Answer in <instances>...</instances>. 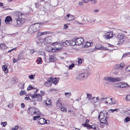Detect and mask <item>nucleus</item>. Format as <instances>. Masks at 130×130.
Instances as JSON below:
<instances>
[{
  "label": "nucleus",
  "mask_w": 130,
  "mask_h": 130,
  "mask_svg": "<svg viewBox=\"0 0 130 130\" xmlns=\"http://www.w3.org/2000/svg\"><path fill=\"white\" fill-rule=\"evenodd\" d=\"M21 14L19 12H17L15 13V17L17 23L19 25H21L24 22V19H22Z\"/></svg>",
  "instance_id": "f257e3e1"
},
{
  "label": "nucleus",
  "mask_w": 130,
  "mask_h": 130,
  "mask_svg": "<svg viewBox=\"0 0 130 130\" xmlns=\"http://www.w3.org/2000/svg\"><path fill=\"white\" fill-rule=\"evenodd\" d=\"M90 74V73L89 71H86L78 75L76 79L77 80H81L85 77H87Z\"/></svg>",
  "instance_id": "f03ea898"
},
{
  "label": "nucleus",
  "mask_w": 130,
  "mask_h": 130,
  "mask_svg": "<svg viewBox=\"0 0 130 130\" xmlns=\"http://www.w3.org/2000/svg\"><path fill=\"white\" fill-rule=\"evenodd\" d=\"M41 93L42 94V95L40 94H38L34 93L33 95V101L37 100L38 101H40L42 99V96L44 95L45 93V92H43V91H40Z\"/></svg>",
  "instance_id": "7ed1b4c3"
},
{
  "label": "nucleus",
  "mask_w": 130,
  "mask_h": 130,
  "mask_svg": "<svg viewBox=\"0 0 130 130\" xmlns=\"http://www.w3.org/2000/svg\"><path fill=\"white\" fill-rule=\"evenodd\" d=\"M104 79L105 80L111 82L119 81H121V78H112L111 77H105Z\"/></svg>",
  "instance_id": "20e7f679"
},
{
  "label": "nucleus",
  "mask_w": 130,
  "mask_h": 130,
  "mask_svg": "<svg viewBox=\"0 0 130 130\" xmlns=\"http://www.w3.org/2000/svg\"><path fill=\"white\" fill-rule=\"evenodd\" d=\"M40 24L38 23H33V31L34 32H37L40 30Z\"/></svg>",
  "instance_id": "39448f33"
},
{
  "label": "nucleus",
  "mask_w": 130,
  "mask_h": 130,
  "mask_svg": "<svg viewBox=\"0 0 130 130\" xmlns=\"http://www.w3.org/2000/svg\"><path fill=\"white\" fill-rule=\"evenodd\" d=\"M75 41H76V45H80L84 42V39L82 37L75 39Z\"/></svg>",
  "instance_id": "423d86ee"
},
{
  "label": "nucleus",
  "mask_w": 130,
  "mask_h": 130,
  "mask_svg": "<svg viewBox=\"0 0 130 130\" xmlns=\"http://www.w3.org/2000/svg\"><path fill=\"white\" fill-rule=\"evenodd\" d=\"M117 38L119 39V41L121 43L124 42L125 37L124 36L123 34L122 33L118 34L117 36Z\"/></svg>",
  "instance_id": "0eeeda50"
},
{
  "label": "nucleus",
  "mask_w": 130,
  "mask_h": 130,
  "mask_svg": "<svg viewBox=\"0 0 130 130\" xmlns=\"http://www.w3.org/2000/svg\"><path fill=\"white\" fill-rule=\"evenodd\" d=\"M107 112L104 111H101L99 114L98 116V118L99 120H100V119L103 117H105L107 116H108Z\"/></svg>",
  "instance_id": "6e6552de"
},
{
  "label": "nucleus",
  "mask_w": 130,
  "mask_h": 130,
  "mask_svg": "<svg viewBox=\"0 0 130 130\" xmlns=\"http://www.w3.org/2000/svg\"><path fill=\"white\" fill-rule=\"evenodd\" d=\"M116 87H120L121 88L126 87L128 85L126 83L123 82H120L116 85Z\"/></svg>",
  "instance_id": "1a4fd4ad"
},
{
  "label": "nucleus",
  "mask_w": 130,
  "mask_h": 130,
  "mask_svg": "<svg viewBox=\"0 0 130 130\" xmlns=\"http://www.w3.org/2000/svg\"><path fill=\"white\" fill-rule=\"evenodd\" d=\"M125 64L124 63H121L120 64H117L115 65L114 68L115 69H121L125 66Z\"/></svg>",
  "instance_id": "9d476101"
},
{
  "label": "nucleus",
  "mask_w": 130,
  "mask_h": 130,
  "mask_svg": "<svg viewBox=\"0 0 130 130\" xmlns=\"http://www.w3.org/2000/svg\"><path fill=\"white\" fill-rule=\"evenodd\" d=\"M82 125L84 127H86L88 129L91 128H93L94 130L96 129V127L94 126V125H91L88 124H82Z\"/></svg>",
  "instance_id": "9b49d317"
},
{
  "label": "nucleus",
  "mask_w": 130,
  "mask_h": 130,
  "mask_svg": "<svg viewBox=\"0 0 130 130\" xmlns=\"http://www.w3.org/2000/svg\"><path fill=\"white\" fill-rule=\"evenodd\" d=\"M112 37V34L111 32L107 33L104 36V38L106 39H110Z\"/></svg>",
  "instance_id": "f8f14e48"
},
{
  "label": "nucleus",
  "mask_w": 130,
  "mask_h": 130,
  "mask_svg": "<svg viewBox=\"0 0 130 130\" xmlns=\"http://www.w3.org/2000/svg\"><path fill=\"white\" fill-rule=\"evenodd\" d=\"M107 119H108V118L107 117V116H106L105 117H104L100 118V120H99L101 123L105 124L106 125H108V123L107 121Z\"/></svg>",
  "instance_id": "ddd939ff"
},
{
  "label": "nucleus",
  "mask_w": 130,
  "mask_h": 130,
  "mask_svg": "<svg viewBox=\"0 0 130 130\" xmlns=\"http://www.w3.org/2000/svg\"><path fill=\"white\" fill-rule=\"evenodd\" d=\"M74 16L72 15L68 14L66 16V17H67V18L66 17V20L68 21H69L72 20H74Z\"/></svg>",
  "instance_id": "4468645a"
},
{
  "label": "nucleus",
  "mask_w": 130,
  "mask_h": 130,
  "mask_svg": "<svg viewBox=\"0 0 130 130\" xmlns=\"http://www.w3.org/2000/svg\"><path fill=\"white\" fill-rule=\"evenodd\" d=\"M37 121L39 123L41 124L47 123L46 122V120L44 118H40L39 119H38Z\"/></svg>",
  "instance_id": "2eb2a0df"
},
{
  "label": "nucleus",
  "mask_w": 130,
  "mask_h": 130,
  "mask_svg": "<svg viewBox=\"0 0 130 130\" xmlns=\"http://www.w3.org/2000/svg\"><path fill=\"white\" fill-rule=\"evenodd\" d=\"M50 78H51L52 79L51 81L52 83L55 85L57 84L59 80V78L58 77H55L54 78H53V77H51Z\"/></svg>",
  "instance_id": "dca6fc26"
},
{
  "label": "nucleus",
  "mask_w": 130,
  "mask_h": 130,
  "mask_svg": "<svg viewBox=\"0 0 130 130\" xmlns=\"http://www.w3.org/2000/svg\"><path fill=\"white\" fill-rule=\"evenodd\" d=\"M52 79L50 78H49L48 79V80L47 81L45 82L44 83L45 85L47 87H49L51 86V81Z\"/></svg>",
  "instance_id": "f3484780"
},
{
  "label": "nucleus",
  "mask_w": 130,
  "mask_h": 130,
  "mask_svg": "<svg viewBox=\"0 0 130 130\" xmlns=\"http://www.w3.org/2000/svg\"><path fill=\"white\" fill-rule=\"evenodd\" d=\"M51 37L50 36H46L44 39H42V42L45 41L47 43H48L50 42V41L51 40Z\"/></svg>",
  "instance_id": "a211bd4d"
},
{
  "label": "nucleus",
  "mask_w": 130,
  "mask_h": 130,
  "mask_svg": "<svg viewBox=\"0 0 130 130\" xmlns=\"http://www.w3.org/2000/svg\"><path fill=\"white\" fill-rule=\"evenodd\" d=\"M12 19L10 16L7 17L5 19V22L7 24L9 23V22H12Z\"/></svg>",
  "instance_id": "6ab92c4d"
},
{
  "label": "nucleus",
  "mask_w": 130,
  "mask_h": 130,
  "mask_svg": "<svg viewBox=\"0 0 130 130\" xmlns=\"http://www.w3.org/2000/svg\"><path fill=\"white\" fill-rule=\"evenodd\" d=\"M69 41L68 40H66L64 42H63L61 43L60 45L61 46L67 47V46L69 45Z\"/></svg>",
  "instance_id": "aec40b11"
},
{
  "label": "nucleus",
  "mask_w": 130,
  "mask_h": 130,
  "mask_svg": "<svg viewBox=\"0 0 130 130\" xmlns=\"http://www.w3.org/2000/svg\"><path fill=\"white\" fill-rule=\"evenodd\" d=\"M69 45L71 46H74L75 45H76V41H75V39H73L71 40H69Z\"/></svg>",
  "instance_id": "412c9836"
},
{
  "label": "nucleus",
  "mask_w": 130,
  "mask_h": 130,
  "mask_svg": "<svg viewBox=\"0 0 130 130\" xmlns=\"http://www.w3.org/2000/svg\"><path fill=\"white\" fill-rule=\"evenodd\" d=\"M100 46L99 47H98L97 46H96V48L98 49L99 50H109V49H108L106 48V47H104L102 46L101 45H100Z\"/></svg>",
  "instance_id": "4be33fe9"
},
{
  "label": "nucleus",
  "mask_w": 130,
  "mask_h": 130,
  "mask_svg": "<svg viewBox=\"0 0 130 130\" xmlns=\"http://www.w3.org/2000/svg\"><path fill=\"white\" fill-rule=\"evenodd\" d=\"M3 70L5 73H8V69L7 68V66L6 65H3L2 67Z\"/></svg>",
  "instance_id": "5701e85b"
},
{
  "label": "nucleus",
  "mask_w": 130,
  "mask_h": 130,
  "mask_svg": "<svg viewBox=\"0 0 130 130\" xmlns=\"http://www.w3.org/2000/svg\"><path fill=\"white\" fill-rule=\"evenodd\" d=\"M87 96L86 98L88 100V101H90L91 100V98L92 97V95L91 94L87 93L86 94Z\"/></svg>",
  "instance_id": "b1692460"
},
{
  "label": "nucleus",
  "mask_w": 130,
  "mask_h": 130,
  "mask_svg": "<svg viewBox=\"0 0 130 130\" xmlns=\"http://www.w3.org/2000/svg\"><path fill=\"white\" fill-rule=\"evenodd\" d=\"M82 21L83 22V23L81 22H79L78 21H73V23L75 24H79L81 25H84L86 24L85 22H84V21H85V20L84 19H83V20H82Z\"/></svg>",
  "instance_id": "393cba45"
},
{
  "label": "nucleus",
  "mask_w": 130,
  "mask_h": 130,
  "mask_svg": "<svg viewBox=\"0 0 130 130\" xmlns=\"http://www.w3.org/2000/svg\"><path fill=\"white\" fill-rule=\"evenodd\" d=\"M34 108V114L36 115H39L40 114V112L39 110L37 108Z\"/></svg>",
  "instance_id": "a878e982"
},
{
  "label": "nucleus",
  "mask_w": 130,
  "mask_h": 130,
  "mask_svg": "<svg viewBox=\"0 0 130 130\" xmlns=\"http://www.w3.org/2000/svg\"><path fill=\"white\" fill-rule=\"evenodd\" d=\"M32 26L31 24L29 26L28 29V32L30 34H32Z\"/></svg>",
  "instance_id": "bb28decb"
},
{
  "label": "nucleus",
  "mask_w": 130,
  "mask_h": 130,
  "mask_svg": "<svg viewBox=\"0 0 130 130\" xmlns=\"http://www.w3.org/2000/svg\"><path fill=\"white\" fill-rule=\"evenodd\" d=\"M27 111L28 114L31 115L32 111V107H29L28 108Z\"/></svg>",
  "instance_id": "cd10ccee"
},
{
  "label": "nucleus",
  "mask_w": 130,
  "mask_h": 130,
  "mask_svg": "<svg viewBox=\"0 0 130 130\" xmlns=\"http://www.w3.org/2000/svg\"><path fill=\"white\" fill-rule=\"evenodd\" d=\"M56 58L54 56H52L50 57L49 59V60L50 62H52L53 61L56 60Z\"/></svg>",
  "instance_id": "c85d7f7f"
},
{
  "label": "nucleus",
  "mask_w": 130,
  "mask_h": 130,
  "mask_svg": "<svg viewBox=\"0 0 130 130\" xmlns=\"http://www.w3.org/2000/svg\"><path fill=\"white\" fill-rule=\"evenodd\" d=\"M18 57V60H19L20 59H23L24 57L23 54L22 53H20Z\"/></svg>",
  "instance_id": "c756f323"
},
{
  "label": "nucleus",
  "mask_w": 130,
  "mask_h": 130,
  "mask_svg": "<svg viewBox=\"0 0 130 130\" xmlns=\"http://www.w3.org/2000/svg\"><path fill=\"white\" fill-rule=\"evenodd\" d=\"M56 105L57 106L60 107L62 105V103L60 102V99H58L56 102Z\"/></svg>",
  "instance_id": "7c9ffc66"
},
{
  "label": "nucleus",
  "mask_w": 130,
  "mask_h": 130,
  "mask_svg": "<svg viewBox=\"0 0 130 130\" xmlns=\"http://www.w3.org/2000/svg\"><path fill=\"white\" fill-rule=\"evenodd\" d=\"M45 104L47 106L51 104V100L49 99L45 101Z\"/></svg>",
  "instance_id": "2f4dec72"
},
{
  "label": "nucleus",
  "mask_w": 130,
  "mask_h": 130,
  "mask_svg": "<svg viewBox=\"0 0 130 130\" xmlns=\"http://www.w3.org/2000/svg\"><path fill=\"white\" fill-rule=\"evenodd\" d=\"M0 47L2 49H6L7 48V46L5 44H1L0 45Z\"/></svg>",
  "instance_id": "473e14b6"
},
{
  "label": "nucleus",
  "mask_w": 130,
  "mask_h": 130,
  "mask_svg": "<svg viewBox=\"0 0 130 130\" xmlns=\"http://www.w3.org/2000/svg\"><path fill=\"white\" fill-rule=\"evenodd\" d=\"M42 59L40 57L38 58L37 61L38 62V63L39 64H41L42 63L41 62Z\"/></svg>",
  "instance_id": "72a5a7b5"
},
{
  "label": "nucleus",
  "mask_w": 130,
  "mask_h": 130,
  "mask_svg": "<svg viewBox=\"0 0 130 130\" xmlns=\"http://www.w3.org/2000/svg\"><path fill=\"white\" fill-rule=\"evenodd\" d=\"M39 13L41 15H43L45 13V11L44 10H40L39 12Z\"/></svg>",
  "instance_id": "f704fd0d"
},
{
  "label": "nucleus",
  "mask_w": 130,
  "mask_h": 130,
  "mask_svg": "<svg viewBox=\"0 0 130 130\" xmlns=\"http://www.w3.org/2000/svg\"><path fill=\"white\" fill-rule=\"evenodd\" d=\"M25 92L24 90H21L19 93V94L20 95L22 96L25 94Z\"/></svg>",
  "instance_id": "c9c22d12"
},
{
  "label": "nucleus",
  "mask_w": 130,
  "mask_h": 130,
  "mask_svg": "<svg viewBox=\"0 0 130 130\" xmlns=\"http://www.w3.org/2000/svg\"><path fill=\"white\" fill-rule=\"evenodd\" d=\"M71 93L70 92H66L65 93V95L67 98H69L71 95Z\"/></svg>",
  "instance_id": "e433bc0d"
},
{
  "label": "nucleus",
  "mask_w": 130,
  "mask_h": 130,
  "mask_svg": "<svg viewBox=\"0 0 130 130\" xmlns=\"http://www.w3.org/2000/svg\"><path fill=\"white\" fill-rule=\"evenodd\" d=\"M40 117V116L39 115H37L36 116L33 117V120H36Z\"/></svg>",
  "instance_id": "4c0bfd02"
},
{
  "label": "nucleus",
  "mask_w": 130,
  "mask_h": 130,
  "mask_svg": "<svg viewBox=\"0 0 130 130\" xmlns=\"http://www.w3.org/2000/svg\"><path fill=\"white\" fill-rule=\"evenodd\" d=\"M130 120V118L128 117H127L124 119V121H125L126 123H127Z\"/></svg>",
  "instance_id": "58836bf2"
},
{
  "label": "nucleus",
  "mask_w": 130,
  "mask_h": 130,
  "mask_svg": "<svg viewBox=\"0 0 130 130\" xmlns=\"http://www.w3.org/2000/svg\"><path fill=\"white\" fill-rule=\"evenodd\" d=\"M119 110V109L118 108H116L114 109H110V111H111V112H114V111H116V112L118 111Z\"/></svg>",
  "instance_id": "ea45409f"
},
{
  "label": "nucleus",
  "mask_w": 130,
  "mask_h": 130,
  "mask_svg": "<svg viewBox=\"0 0 130 130\" xmlns=\"http://www.w3.org/2000/svg\"><path fill=\"white\" fill-rule=\"evenodd\" d=\"M37 37H38L42 35L41 32H39V31H37Z\"/></svg>",
  "instance_id": "a19ab883"
},
{
  "label": "nucleus",
  "mask_w": 130,
  "mask_h": 130,
  "mask_svg": "<svg viewBox=\"0 0 130 130\" xmlns=\"http://www.w3.org/2000/svg\"><path fill=\"white\" fill-rule=\"evenodd\" d=\"M41 32L42 35H45L46 34H48L50 33V32L48 31H46Z\"/></svg>",
  "instance_id": "79ce46f5"
},
{
  "label": "nucleus",
  "mask_w": 130,
  "mask_h": 130,
  "mask_svg": "<svg viewBox=\"0 0 130 130\" xmlns=\"http://www.w3.org/2000/svg\"><path fill=\"white\" fill-rule=\"evenodd\" d=\"M1 125L5 127L7 124V123L6 122H2L1 123Z\"/></svg>",
  "instance_id": "37998d69"
},
{
  "label": "nucleus",
  "mask_w": 130,
  "mask_h": 130,
  "mask_svg": "<svg viewBox=\"0 0 130 130\" xmlns=\"http://www.w3.org/2000/svg\"><path fill=\"white\" fill-rule=\"evenodd\" d=\"M126 100L127 101L130 100V95H127L126 98Z\"/></svg>",
  "instance_id": "c03bdc74"
},
{
  "label": "nucleus",
  "mask_w": 130,
  "mask_h": 130,
  "mask_svg": "<svg viewBox=\"0 0 130 130\" xmlns=\"http://www.w3.org/2000/svg\"><path fill=\"white\" fill-rule=\"evenodd\" d=\"M39 90L33 87V92H34V93L37 92Z\"/></svg>",
  "instance_id": "a18cd8bd"
},
{
  "label": "nucleus",
  "mask_w": 130,
  "mask_h": 130,
  "mask_svg": "<svg viewBox=\"0 0 130 130\" xmlns=\"http://www.w3.org/2000/svg\"><path fill=\"white\" fill-rule=\"evenodd\" d=\"M60 109H61V110L62 111H67V109L66 108L64 107H60Z\"/></svg>",
  "instance_id": "49530a36"
},
{
  "label": "nucleus",
  "mask_w": 130,
  "mask_h": 130,
  "mask_svg": "<svg viewBox=\"0 0 130 130\" xmlns=\"http://www.w3.org/2000/svg\"><path fill=\"white\" fill-rule=\"evenodd\" d=\"M126 71L129 72L130 71V65L128 66L125 69Z\"/></svg>",
  "instance_id": "de8ad7c7"
},
{
  "label": "nucleus",
  "mask_w": 130,
  "mask_h": 130,
  "mask_svg": "<svg viewBox=\"0 0 130 130\" xmlns=\"http://www.w3.org/2000/svg\"><path fill=\"white\" fill-rule=\"evenodd\" d=\"M32 89V85H30L28 87L27 90L28 91Z\"/></svg>",
  "instance_id": "09e8293b"
},
{
  "label": "nucleus",
  "mask_w": 130,
  "mask_h": 130,
  "mask_svg": "<svg viewBox=\"0 0 130 130\" xmlns=\"http://www.w3.org/2000/svg\"><path fill=\"white\" fill-rule=\"evenodd\" d=\"M107 98V97L104 98H101L100 99V100L99 101V102H102L103 101L105 100Z\"/></svg>",
  "instance_id": "8fccbe9b"
},
{
  "label": "nucleus",
  "mask_w": 130,
  "mask_h": 130,
  "mask_svg": "<svg viewBox=\"0 0 130 130\" xmlns=\"http://www.w3.org/2000/svg\"><path fill=\"white\" fill-rule=\"evenodd\" d=\"M78 62L79 64H81L82 62V59L80 58H78Z\"/></svg>",
  "instance_id": "3c124183"
},
{
  "label": "nucleus",
  "mask_w": 130,
  "mask_h": 130,
  "mask_svg": "<svg viewBox=\"0 0 130 130\" xmlns=\"http://www.w3.org/2000/svg\"><path fill=\"white\" fill-rule=\"evenodd\" d=\"M130 55V52H128L124 54L122 56V57H126L128 55Z\"/></svg>",
  "instance_id": "603ef678"
},
{
  "label": "nucleus",
  "mask_w": 130,
  "mask_h": 130,
  "mask_svg": "<svg viewBox=\"0 0 130 130\" xmlns=\"http://www.w3.org/2000/svg\"><path fill=\"white\" fill-rule=\"evenodd\" d=\"M74 64H72L71 65H70L69 67V68L70 69H71L74 66Z\"/></svg>",
  "instance_id": "864d4df0"
},
{
  "label": "nucleus",
  "mask_w": 130,
  "mask_h": 130,
  "mask_svg": "<svg viewBox=\"0 0 130 130\" xmlns=\"http://www.w3.org/2000/svg\"><path fill=\"white\" fill-rule=\"evenodd\" d=\"M12 60L13 62L14 63L18 61L19 60H18V59H16L13 58L12 59Z\"/></svg>",
  "instance_id": "5fc2aeb1"
},
{
  "label": "nucleus",
  "mask_w": 130,
  "mask_h": 130,
  "mask_svg": "<svg viewBox=\"0 0 130 130\" xmlns=\"http://www.w3.org/2000/svg\"><path fill=\"white\" fill-rule=\"evenodd\" d=\"M24 84H22L21 83H20V84H19V86L20 85H21L20 86V88L21 89H23L24 88Z\"/></svg>",
  "instance_id": "6e6d98bb"
},
{
  "label": "nucleus",
  "mask_w": 130,
  "mask_h": 130,
  "mask_svg": "<svg viewBox=\"0 0 130 130\" xmlns=\"http://www.w3.org/2000/svg\"><path fill=\"white\" fill-rule=\"evenodd\" d=\"M96 102V101H95L94 100H93L92 101H90V102L91 103H92L93 104H94Z\"/></svg>",
  "instance_id": "4d7b16f0"
},
{
  "label": "nucleus",
  "mask_w": 130,
  "mask_h": 130,
  "mask_svg": "<svg viewBox=\"0 0 130 130\" xmlns=\"http://www.w3.org/2000/svg\"><path fill=\"white\" fill-rule=\"evenodd\" d=\"M21 107L23 108H24L25 107V105L24 103H22L21 104Z\"/></svg>",
  "instance_id": "13d9d810"
},
{
  "label": "nucleus",
  "mask_w": 130,
  "mask_h": 130,
  "mask_svg": "<svg viewBox=\"0 0 130 130\" xmlns=\"http://www.w3.org/2000/svg\"><path fill=\"white\" fill-rule=\"evenodd\" d=\"M35 6L36 7L38 8L39 7V5L38 3H35Z\"/></svg>",
  "instance_id": "bf43d9fd"
},
{
  "label": "nucleus",
  "mask_w": 130,
  "mask_h": 130,
  "mask_svg": "<svg viewBox=\"0 0 130 130\" xmlns=\"http://www.w3.org/2000/svg\"><path fill=\"white\" fill-rule=\"evenodd\" d=\"M87 45L88 46H91V45H92V43H91V44L90 43L88 42H87Z\"/></svg>",
  "instance_id": "052dcab7"
},
{
  "label": "nucleus",
  "mask_w": 130,
  "mask_h": 130,
  "mask_svg": "<svg viewBox=\"0 0 130 130\" xmlns=\"http://www.w3.org/2000/svg\"><path fill=\"white\" fill-rule=\"evenodd\" d=\"M71 115L73 116H75V114L74 113L73 111H72V112H71Z\"/></svg>",
  "instance_id": "680f3d73"
},
{
  "label": "nucleus",
  "mask_w": 130,
  "mask_h": 130,
  "mask_svg": "<svg viewBox=\"0 0 130 130\" xmlns=\"http://www.w3.org/2000/svg\"><path fill=\"white\" fill-rule=\"evenodd\" d=\"M64 28L65 29H66L68 28V26L66 24H65L64 25Z\"/></svg>",
  "instance_id": "e2e57ef3"
},
{
  "label": "nucleus",
  "mask_w": 130,
  "mask_h": 130,
  "mask_svg": "<svg viewBox=\"0 0 130 130\" xmlns=\"http://www.w3.org/2000/svg\"><path fill=\"white\" fill-rule=\"evenodd\" d=\"M25 99L26 100H30V98L29 97H25Z\"/></svg>",
  "instance_id": "0e129e2a"
},
{
  "label": "nucleus",
  "mask_w": 130,
  "mask_h": 130,
  "mask_svg": "<svg viewBox=\"0 0 130 130\" xmlns=\"http://www.w3.org/2000/svg\"><path fill=\"white\" fill-rule=\"evenodd\" d=\"M12 105L11 104H10V105H7V107L9 108H11V107H12Z\"/></svg>",
  "instance_id": "69168bd1"
},
{
  "label": "nucleus",
  "mask_w": 130,
  "mask_h": 130,
  "mask_svg": "<svg viewBox=\"0 0 130 130\" xmlns=\"http://www.w3.org/2000/svg\"><path fill=\"white\" fill-rule=\"evenodd\" d=\"M59 42H55L53 43H52V44L54 46V45H55L56 43V44H59Z\"/></svg>",
  "instance_id": "338daca9"
},
{
  "label": "nucleus",
  "mask_w": 130,
  "mask_h": 130,
  "mask_svg": "<svg viewBox=\"0 0 130 130\" xmlns=\"http://www.w3.org/2000/svg\"><path fill=\"white\" fill-rule=\"evenodd\" d=\"M99 9H96V10H94L93 11V12L94 13H97V12H98L99 11Z\"/></svg>",
  "instance_id": "774afa93"
}]
</instances>
